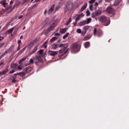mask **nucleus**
I'll return each instance as SVG.
<instances>
[{"label": "nucleus", "mask_w": 129, "mask_h": 129, "mask_svg": "<svg viewBox=\"0 0 129 129\" xmlns=\"http://www.w3.org/2000/svg\"><path fill=\"white\" fill-rule=\"evenodd\" d=\"M80 46L79 45L74 43L71 45V49L74 52L79 51L80 49Z\"/></svg>", "instance_id": "nucleus-1"}, {"label": "nucleus", "mask_w": 129, "mask_h": 129, "mask_svg": "<svg viewBox=\"0 0 129 129\" xmlns=\"http://www.w3.org/2000/svg\"><path fill=\"white\" fill-rule=\"evenodd\" d=\"M99 20L100 22L102 23H104L107 21L105 25L106 26L109 25L110 22V21L109 20H108L107 21L106 17L104 16H101Z\"/></svg>", "instance_id": "nucleus-2"}, {"label": "nucleus", "mask_w": 129, "mask_h": 129, "mask_svg": "<svg viewBox=\"0 0 129 129\" xmlns=\"http://www.w3.org/2000/svg\"><path fill=\"white\" fill-rule=\"evenodd\" d=\"M101 14V10H98L96 11L94 13H93L92 14L91 17L94 18L95 16H96L100 15Z\"/></svg>", "instance_id": "nucleus-3"}, {"label": "nucleus", "mask_w": 129, "mask_h": 129, "mask_svg": "<svg viewBox=\"0 0 129 129\" xmlns=\"http://www.w3.org/2000/svg\"><path fill=\"white\" fill-rule=\"evenodd\" d=\"M41 57L40 55H36L35 56V57H34L33 58L30 59L29 61V63H30L31 64H33L34 63V59H39V58Z\"/></svg>", "instance_id": "nucleus-4"}, {"label": "nucleus", "mask_w": 129, "mask_h": 129, "mask_svg": "<svg viewBox=\"0 0 129 129\" xmlns=\"http://www.w3.org/2000/svg\"><path fill=\"white\" fill-rule=\"evenodd\" d=\"M48 54L52 56H54L57 54V51H54L49 50L48 52Z\"/></svg>", "instance_id": "nucleus-5"}, {"label": "nucleus", "mask_w": 129, "mask_h": 129, "mask_svg": "<svg viewBox=\"0 0 129 129\" xmlns=\"http://www.w3.org/2000/svg\"><path fill=\"white\" fill-rule=\"evenodd\" d=\"M94 35L95 36L96 34L98 37H100L102 35V33L101 32H99L97 31L96 28H94L93 31Z\"/></svg>", "instance_id": "nucleus-6"}, {"label": "nucleus", "mask_w": 129, "mask_h": 129, "mask_svg": "<svg viewBox=\"0 0 129 129\" xmlns=\"http://www.w3.org/2000/svg\"><path fill=\"white\" fill-rule=\"evenodd\" d=\"M113 11V9L112 8L109 6L106 9V12L109 13H112Z\"/></svg>", "instance_id": "nucleus-7"}, {"label": "nucleus", "mask_w": 129, "mask_h": 129, "mask_svg": "<svg viewBox=\"0 0 129 129\" xmlns=\"http://www.w3.org/2000/svg\"><path fill=\"white\" fill-rule=\"evenodd\" d=\"M84 15V14L83 13H82L78 15L76 19V22H77L81 17H83Z\"/></svg>", "instance_id": "nucleus-8"}, {"label": "nucleus", "mask_w": 129, "mask_h": 129, "mask_svg": "<svg viewBox=\"0 0 129 129\" xmlns=\"http://www.w3.org/2000/svg\"><path fill=\"white\" fill-rule=\"evenodd\" d=\"M55 7V5L53 4L50 9L48 11V14H51L54 10Z\"/></svg>", "instance_id": "nucleus-9"}, {"label": "nucleus", "mask_w": 129, "mask_h": 129, "mask_svg": "<svg viewBox=\"0 0 129 129\" xmlns=\"http://www.w3.org/2000/svg\"><path fill=\"white\" fill-rule=\"evenodd\" d=\"M89 27L90 26L88 25L85 26L83 27V29L84 31V35L86 33L87 31L89 29Z\"/></svg>", "instance_id": "nucleus-10"}, {"label": "nucleus", "mask_w": 129, "mask_h": 129, "mask_svg": "<svg viewBox=\"0 0 129 129\" xmlns=\"http://www.w3.org/2000/svg\"><path fill=\"white\" fill-rule=\"evenodd\" d=\"M48 20H46L44 21L43 22L41 25V28H42L44 27L47 24Z\"/></svg>", "instance_id": "nucleus-11"}, {"label": "nucleus", "mask_w": 129, "mask_h": 129, "mask_svg": "<svg viewBox=\"0 0 129 129\" xmlns=\"http://www.w3.org/2000/svg\"><path fill=\"white\" fill-rule=\"evenodd\" d=\"M87 3H85L82 7L80 11L82 12L86 8L87 6Z\"/></svg>", "instance_id": "nucleus-12"}, {"label": "nucleus", "mask_w": 129, "mask_h": 129, "mask_svg": "<svg viewBox=\"0 0 129 129\" xmlns=\"http://www.w3.org/2000/svg\"><path fill=\"white\" fill-rule=\"evenodd\" d=\"M68 45L67 44H66L64 46V48H62V49H60L59 50L60 53H62L67 48Z\"/></svg>", "instance_id": "nucleus-13"}, {"label": "nucleus", "mask_w": 129, "mask_h": 129, "mask_svg": "<svg viewBox=\"0 0 129 129\" xmlns=\"http://www.w3.org/2000/svg\"><path fill=\"white\" fill-rule=\"evenodd\" d=\"M86 24H87L86 22V20H84L82 22H80L79 23V25L80 26H82Z\"/></svg>", "instance_id": "nucleus-14"}, {"label": "nucleus", "mask_w": 129, "mask_h": 129, "mask_svg": "<svg viewBox=\"0 0 129 129\" xmlns=\"http://www.w3.org/2000/svg\"><path fill=\"white\" fill-rule=\"evenodd\" d=\"M51 46L53 49H55L58 47V45L56 43H54Z\"/></svg>", "instance_id": "nucleus-15"}, {"label": "nucleus", "mask_w": 129, "mask_h": 129, "mask_svg": "<svg viewBox=\"0 0 129 129\" xmlns=\"http://www.w3.org/2000/svg\"><path fill=\"white\" fill-rule=\"evenodd\" d=\"M38 48V46L37 45L36 46L35 48H34V49L33 50V51L30 53V54H32L33 53H35L37 50Z\"/></svg>", "instance_id": "nucleus-16"}, {"label": "nucleus", "mask_w": 129, "mask_h": 129, "mask_svg": "<svg viewBox=\"0 0 129 129\" xmlns=\"http://www.w3.org/2000/svg\"><path fill=\"white\" fill-rule=\"evenodd\" d=\"M121 0H115L114 2V6H117L118 4Z\"/></svg>", "instance_id": "nucleus-17"}, {"label": "nucleus", "mask_w": 129, "mask_h": 129, "mask_svg": "<svg viewBox=\"0 0 129 129\" xmlns=\"http://www.w3.org/2000/svg\"><path fill=\"white\" fill-rule=\"evenodd\" d=\"M6 1L5 0H3L0 2V3L2 4L4 7H5L6 5L7 4V3H6Z\"/></svg>", "instance_id": "nucleus-18"}, {"label": "nucleus", "mask_w": 129, "mask_h": 129, "mask_svg": "<svg viewBox=\"0 0 129 129\" xmlns=\"http://www.w3.org/2000/svg\"><path fill=\"white\" fill-rule=\"evenodd\" d=\"M67 29L66 28H64L62 29H60V32L61 34L64 33L66 31Z\"/></svg>", "instance_id": "nucleus-19"}, {"label": "nucleus", "mask_w": 129, "mask_h": 129, "mask_svg": "<svg viewBox=\"0 0 129 129\" xmlns=\"http://www.w3.org/2000/svg\"><path fill=\"white\" fill-rule=\"evenodd\" d=\"M85 47L87 48L90 46V43L89 42H87L84 43V44Z\"/></svg>", "instance_id": "nucleus-20"}, {"label": "nucleus", "mask_w": 129, "mask_h": 129, "mask_svg": "<svg viewBox=\"0 0 129 129\" xmlns=\"http://www.w3.org/2000/svg\"><path fill=\"white\" fill-rule=\"evenodd\" d=\"M50 29H49L48 28L45 31L44 33V35H46L48 34L50 31Z\"/></svg>", "instance_id": "nucleus-21"}, {"label": "nucleus", "mask_w": 129, "mask_h": 129, "mask_svg": "<svg viewBox=\"0 0 129 129\" xmlns=\"http://www.w3.org/2000/svg\"><path fill=\"white\" fill-rule=\"evenodd\" d=\"M8 72V69H6L4 70L3 71V73L4 75L6 74Z\"/></svg>", "instance_id": "nucleus-22"}, {"label": "nucleus", "mask_w": 129, "mask_h": 129, "mask_svg": "<svg viewBox=\"0 0 129 129\" xmlns=\"http://www.w3.org/2000/svg\"><path fill=\"white\" fill-rule=\"evenodd\" d=\"M57 38L56 37H53L50 40V41L51 42H53L57 40Z\"/></svg>", "instance_id": "nucleus-23"}, {"label": "nucleus", "mask_w": 129, "mask_h": 129, "mask_svg": "<svg viewBox=\"0 0 129 129\" xmlns=\"http://www.w3.org/2000/svg\"><path fill=\"white\" fill-rule=\"evenodd\" d=\"M71 21L72 19L71 18H70L69 19V20L66 23V25H68L69 24V23L71 22Z\"/></svg>", "instance_id": "nucleus-24"}, {"label": "nucleus", "mask_w": 129, "mask_h": 129, "mask_svg": "<svg viewBox=\"0 0 129 129\" xmlns=\"http://www.w3.org/2000/svg\"><path fill=\"white\" fill-rule=\"evenodd\" d=\"M26 57H23L21 59L19 62V63H20L24 61L26 59Z\"/></svg>", "instance_id": "nucleus-25"}, {"label": "nucleus", "mask_w": 129, "mask_h": 129, "mask_svg": "<svg viewBox=\"0 0 129 129\" xmlns=\"http://www.w3.org/2000/svg\"><path fill=\"white\" fill-rule=\"evenodd\" d=\"M69 34V33H67L65 35H64L62 37V38L63 39H65L68 36V35Z\"/></svg>", "instance_id": "nucleus-26"}, {"label": "nucleus", "mask_w": 129, "mask_h": 129, "mask_svg": "<svg viewBox=\"0 0 129 129\" xmlns=\"http://www.w3.org/2000/svg\"><path fill=\"white\" fill-rule=\"evenodd\" d=\"M91 18H88L87 19V20H86L87 24L89 23L91 21Z\"/></svg>", "instance_id": "nucleus-27"}, {"label": "nucleus", "mask_w": 129, "mask_h": 129, "mask_svg": "<svg viewBox=\"0 0 129 129\" xmlns=\"http://www.w3.org/2000/svg\"><path fill=\"white\" fill-rule=\"evenodd\" d=\"M91 37L89 35L87 36L85 38V40H88Z\"/></svg>", "instance_id": "nucleus-28"}, {"label": "nucleus", "mask_w": 129, "mask_h": 129, "mask_svg": "<svg viewBox=\"0 0 129 129\" xmlns=\"http://www.w3.org/2000/svg\"><path fill=\"white\" fill-rule=\"evenodd\" d=\"M7 53L8 52L7 50L5 51L4 53L1 56V58L3 57L4 55H5L6 54H7Z\"/></svg>", "instance_id": "nucleus-29"}, {"label": "nucleus", "mask_w": 129, "mask_h": 129, "mask_svg": "<svg viewBox=\"0 0 129 129\" xmlns=\"http://www.w3.org/2000/svg\"><path fill=\"white\" fill-rule=\"evenodd\" d=\"M54 27V26L52 25V26H51L48 28V29H50V31L52 30H53Z\"/></svg>", "instance_id": "nucleus-30"}, {"label": "nucleus", "mask_w": 129, "mask_h": 129, "mask_svg": "<svg viewBox=\"0 0 129 129\" xmlns=\"http://www.w3.org/2000/svg\"><path fill=\"white\" fill-rule=\"evenodd\" d=\"M48 43V41H46L44 43V47L45 48H46L47 47V45H46Z\"/></svg>", "instance_id": "nucleus-31"}, {"label": "nucleus", "mask_w": 129, "mask_h": 129, "mask_svg": "<svg viewBox=\"0 0 129 129\" xmlns=\"http://www.w3.org/2000/svg\"><path fill=\"white\" fill-rule=\"evenodd\" d=\"M43 51H44L43 50H40L39 51V54L41 55H42L43 54Z\"/></svg>", "instance_id": "nucleus-32"}, {"label": "nucleus", "mask_w": 129, "mask_h": 129, "mask_svg": "<svg viewBox=\"0 0 129 129\" xmlns=\"http://www.w3.org/2000/svg\"><path fill=\"white\" fill-rule=\"evenodd\" d=\"M16 66V65L14 63H12L11 65V67L12 68H14Z\"/></svg>", "instance_id": "nucleus-33"}, {"label": "nucleus", "mask_w": 129, "mask_h": 129, "mask_svg": "<svg viewBox=\"0 0 129 129\" xmlns=\"http://www.w3.org/2000/svg\"><path fill=\"white\" fill-rule=\"evenodd\" d=\"M86 16H89L90 15V13L88 10H87L86 11Z\"/></svg>", "instance_id": "nucleus-34"}, {"label": "nucleus", "mask_w": 129, "mask_h": 129, "mask_svg": "<svg viewBox=\"0 0 129 129\" xmlns=\"http://www.w3.org/2000/svg\"><path fill=\"white\" fill-rule=\"evenodd\" d=\"M77 33H81V31L80 29L78 28L77 29Z\"/></svg>", "instance_id": "nucleus-35"}, {"label": "nucleus", "mask_w": 129, "mask_h": 129, "mask_svg": "<svg viewBox=\"0 0 129 129\" xmlns=\"http://www.w3.org/2000/svg\"><path fill=\"white\" fill-rule=\"evenodd\" d=\"M95 1V0H90L89 1V3L90 4H92Z\"/></svg>", "instance_id": "nucleus-36"}, {"label": "nucleus", "mask_w": 129, "mask_h": 129, "mask_svg": "<svg viewBox=\"0 0 129 129\" xmlns=\"http://www.w3.org/2000/svg\"><path fill=\"white\" fill-rule=\"evenodd\" d=\"M14 28H12L9 30V33H11L13 31Z\"/></svg>", "instance_id": "nucleus-37"}, {"label": "nucleus", "mask_w": 129, "mask_h": 129, "mask_svg": "<svg viewBox=\"0 0 129 129\" xmlns=\"http://www.w3.org/2000/svg\"><path fill=\"white\" fill-rule=\"evenodd\" d=\"M18 69H17V70H21L22 69V66H21V65H19L18 66Z\"/></svg>", "instance_id": "nucleus-38"}, {"label": "nucleus", "mask_w": 129, "mask_h": 129, "mask_svg": "<svg viewBox=\"0 0 129 129\" xmlns=\"http://www.w3.org/2000/svg\"><path fill=\"white\" fill-rule=\"evenodd\" d=\"M38 4H35L33 5V6H31L30 8V9H32L33 8V7H36L37 6Z\"/></svg>", "instance_id": "nucleus-39"}, {"label": "nucleus", "mask_w": 129, "mask_h": 129, "mask_svg": "<svg viewBox=\"0 0 129 129\" xmlns=\"http://www.w3.org/2000/svg\"><path fill=\"white\" fill-rule=\"evenodd\" d=\"M93 7V6L92 5H91L89 6V9L91 11L92 10V7Z\"/></svg>", "instance_id": "nucleus-40"}, {"label": "nucleus", "mask_w": 129, "mask_h": 129, "mask_svg": "<svg viewBox=\"0 0 129 129\" xmlns=\"http://www.w3.org/2000/svg\"><path fill=\"white\" fill-rule=\"evenodd\" d=\"M66 44H60L59 46V47H61L62 46V48H64V45H65Z\"/></svg>", "instance_id": "nucleus-41"}, {"label": "nucleus", "mask_w": 129, "mask_h": 129, "mask_svg": "<svg viewBox=\"0 0 129 129\" xmlns=\"http://www.w3.org/2000/svg\"><path fill=\"white\" fill-rule=\"evenodd\" d=\"M19 75L20 76H22L24 75L25 73L24 72H21L20 73Z\"/></svg>", "instance_id": "nucleus-42"}, {"label": "nucleus", "mask_w": 129, "mask_h": 129, "mask_svg": "<svg viewBox=\"0 0 129 129\" xmlns=\"http://www.w3.org/2000/svg\"><path fill=\"white\" fill-rule=\"evenodd\" d=\"M4 45V43H0V48L2 47Z\"/></svg>", "instance_id": "nucleus-43"}, {"label": "nucleus", "mask_w": 129, "mask_h": 129, "mask_svg": "<svg viewBox=\"0 0 129 129\" xmlns=\"http://www.w3.org/2000/svg\"><path fill=\"white\" fill-rule=\"evenodd\" d=\"M54 35L55 36H58L60 35V34L58 33H56Z\"/></svg>", "instance_id": "nucleus-44"}, {"label": "nucleus", "mask_w": 129, "mask_h": 129, "mask_svg": "<svg viewBox=\"0 0 129 129\" xmlns=\"http://www.w3.org/2000/svg\"><path fill=\"white\" fill-rule=\"evenodd\" d=\"M30 68V67H27L25 69V70L26 72H28L27 70Z\"/></svg>", "instance_id": "nucleus-45"}, {"label": "nucleus", "mask_w": 129, "mask_h": 129, "mask_svg": "<svg viewBox=\"0 0 129 129\" xmlns=\"http://www.w3.org/2000/svg\"><path fill=\"white\" fill-rule=\"evenodd\" d=\"M15 71H16V70H15L14 69H13L12 71L10 72V73L11 74L13 73Z\"/></svg>", "instance_id": "nucleus-46"}, {"label": "nucleus", "mask_w": 129, "mask_h": 129, "mask_svg": "<svg viewBox=\"0 0 129 129\" xmlns=\"http://www.w3.org/2000/svg\"><path fill=\"white\" fill-rule=\"evenodd\" d=\"M16 80L15 79V78H14L13 80H12V82L13 83H15Z\"/></svg>", "instance_id": "nucleus-47"}, {"label": "nucleus", "mask_w": 129, "mask_h": 129, "mask_svg": "<svg viewBox=\"0 0 129 129\" xmlns=\"http://www.w3.org/2000/svg\"><path fill=\"white\" fill-rule=\"evenodd\" d=\"M98 5V3L97 2H96L94 4V5L95 6H97Z\"/></svg>", "instance_id": "nucleus-48"}, {"label": "nucleus", "mask_w": 129, "mask_h": 129, "mask_svg": "<svg viewBox=\"0 0 129 129\" xmlns=\"http://www.w3.org/2000/svg\"><path fill=\"white\" fill-rule=\"evenodd\" d=\"M59 7H59V6H57L56 7V8H55V11H56L57 10V9H58V8H59Z\"/></svg>", "instance_id": "nucleus-49"}, {"label": "nucleus", "mask_w": 129, "mask_h": 129, "mask_svg": "<svg viewBox=\"0 0 129 129\" xmlns=\"http://www.w3.org/2000/svg\"><path fill=\"white\" fill-rule=\"evenodd\" d=\"M22 17L23 16L22 15H20L18 17V18L19 19H21Z\"/></svg>", "instance_id": "nucleus-50"}, {"label": "nucleus", "mask_w": 129, "mask_h": 129, "mask_svg": "<svg viewBox=\"0 0 129 129\" xmlns=\"http://www.w3.org/2000/svg\"><path fill=\"white\" fill-rule=\"evenodd\" d=\"M47 13V11L46 10H45L44 11V14L45 15H46Z\"/></svg>", "instance_id": "nucleus-51"}, {"label": "nucleus", "mask_w": 129, "mask_h": 129, "mask_svg": "<svg viewBox=\"0 0 129 129\" xmlns=\"http://www.w3.org/2000/svg\"><path fill=\"white\" fill-rule=\"evenodd\" d=\"M3 71L0 72V76H1L2 75H3Z\"/></svg>", "instance_id": "nucleus-52"}, {"label": "nucleus", "mask_w": 129, "mask_h": 129, "mask_svg": "<svg viewBox=\"0 0 129 129\" xmlns=\"http://www.w3.org/2000/svg\"><path fill=\"white\" fill-rule=\"evenodd\" d=\"M20 44H19L18 47V50H19L20 49Z\"/></svg>", "instance_id": "nucleus-53"}, {"label": "nucleus", "mask_w": 129, "mask_h": 129, "mask_svg": "<svg viewBox=\"0 0 129 129\" xmlns=\"http://www.w3.org/2000/svg\"><path fill=\"white\" fill-rule=\"evenodd\" d=\"M13 2L12 1H11L10 2V5H12V4H13Z\"/></svg>", "instance_id": "nucleus-54"}, {"label": "nucleus", "mask_w": 129, "mask_h": 129, "mask_svg": "<svg viewBox=\"0 0 129 129\" xmlns=\"http://www.w3.org/2000/svg\"><path fill=\"white\" fill-rule=\"evenodd\" d=\"M8 9H9V10H11V11H12V9H11V7H10V8H9Z\"/></svg>", "instance_id": "nucleus-55"}, {"label": "nucleus", "mask_w": 129, "mask_h": 129, "mask_svg": "<svg viewBox=\"0 0 129 129\" xmlns=\"http://www.w3.org/2000/svg\"><path fill=\"white\" fill-rule=\"evenodd\" d=\"M102 1H103L102 0H100L99 1V3L100 4V3H102Z\"/></svg>", "instance_id": "nucleus-56"}, {"label": "nucleus", "mask_w": 129, "mask_h": 129, "mask_svg": "<svg viewBox=\"0 0 129 129\" xmlns=\"http://www.w3.org/2000/svg\"><path fill=\"white\" fill-rule=\"evenodd\" d=\"M77 22H76L75 21V23H73V24L74 25H76V24H77Z\"/></svg>", "instance_id": "nucleus-57"}, {"label": "nucleus", "mask_w": 129, "mask_h": 129, "mask_svg": "<svg viewBox=\"0 0 129 129\" xmlns=\"http://www.w3.org/2000/svg\"><path fill=\"white\" fill-rule=\"evenodd\" d=\"M68 51V49H67V50H66L64 52V54H66L67 52V51Z\"/></svg>", "instance_id": "nucleus-58"}, {"label": "nucleus", "mask_w": 129, "mask_h": 129, "mask_svg": "<svg viewBox=\"0 0 129 129\" xmlns=\"http://www.w3.org/2000/svg\"><path fill=\"white\" fill-rule=\"evenodd\" d=\"M21 41L20 40H19L18 41V42L19 43V44H20V42H21Z\"/></svg>", "instance_id": "nucleus-59"}, {"label": "nucleus", "mask_w": 129, "mask_h": 129, "mask_svg": "<svg viewBox=\"0 0 129 129\" xmlns=\"http://www.w3.org/2000/svg\"><path fill=\"white\" fill-rule=\"evenodd\" d=\"M20 73H17L16 74H14V75H19V74H20Z\"/></svg>", "instance_id": "nucleus-60"}, {"label": "nucleus", "mask_w": 129, "mask_h": 129, "mask_svg": "<svg viewBox=\"0 0 129 129\" xmlns=\"http://www.w3.org/2000/svg\"><path fill=\"white\" fill-rule=\"evenodd\" d=\"M3 62H2L0 63V67L3 64Z\"/></svg>", "instance_id": "nucleus-61"}, {"label": "nucleus", "mask_w": 129, "mask_h": 129, "mask_svg": "<svg viewBox=\"0 0 129 129\" xmlns=\"http://www.w3.org/2000/svg\"><path fill=\"white\" fill-rule=\"evenodd\" d=\"M23 38V36H21L20 37V39H22Z\"/></svg>", "instance_id": "nucleus-62"}, {"label": "nucleus", "mask_w": 129, "mask_h": 129, "mask_svg": "<svg viewBox=\"0 0 129 129\" xmlns=\"http://www.w3.org/2000/svg\"><path fill=\"white\" fill-rule=\"evenodd\" d=\"M40 0H36L35 2H37L40 1Z\"/></svg>", "instance_id": "nucleus-63"}, {"label": "nucleus", "mask_w": 129, "mask_h": 129, "mask_svg": "<svg viewBox=\"0 0 129 129\" xmlns=\"http://www.w3.org/2000/svg\"><path fill=\"white\" fill-rule=\"evenodd\" d=\"M109 1V0H105V1L106 2H108Z\"/></svg>", "instance_id": "nucleus-64"}]
</instances>
